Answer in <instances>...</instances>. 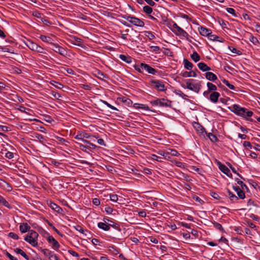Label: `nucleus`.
Listing matches in <instances>:
<instances>
[{
  "label": "nucleus",
  "mask_w": 260,
  "mask_h": 260,
  "mask_svg": "<svg viewBox=\"0 0 260 260\" xmlns=\"http://www.w3.org/2000/svg\"><path fill=\"white\" fill-rule=\"evenodd\" d=\"M229 109L236 115L245 118H246V116L250 117L253 114L252 111H248L247 109L241 107L237 104H234L232 107H229Z\"/></svg>",
  "instance_id": "obj_1"
},
{
  "label": "nucleus",
  "mask_w": 260,
  "mask_h": 260,
  "mask_svg": "<svg viewBox=\"0 0 260 260\" xmlns=\"http://www.w3.org/2000/svg\"><path fill=\"white\" fill-rule=\"evenodd\" d=\"M103 221L105 222H107V221L111 222L113 223V224H107L104 222H99L98 224V226L99 228L105 231H108L110 230V226H112L115 229L118 230V231H121V229L119 224L112 221L108 218H104Z\"/></svg>",
  "instance_id": "obj_2"
},
{
  "label": "nucleus",
  "mask_w": 260,
  "mask_h": 260,
  "mask_svg": "<svg viewBox=\"0 0 260 260\" xmlns=\"http://www.w3.org/2000/svg\"><path fill=\"white\" fill-rule=\"evenodd\" d=\"M150 84L151 86L158 91H165L167 90V88L162 81L152 80L150 81Z\"/></svg>",
  "instance_id": "obj_3"
},
{
  "label": "nucleus",
  "mask_w": 260,
  "mask_h": 260,
  "mask_svg": "<svg viewBox=\"0 0 260 260\" xmlns=\"http://www.w3.org/2000/svg\"><path fill=\"white\" fill-rule=\"evenodd\" d=\"M173 28L172 31L177 35L182 36L184 38H187L189 36L188 34L184 29L179 26L176 23L173 21Z\"/></svg>",
  "instance_id": "obj_4"
},
{
  "label": "nucleus",
  "mask_w": 260,
  "mask_h": 260,
  "mask_svg": "<svg viewBox=\"0 0 260 260\" xmlns=\"http://www.w3.org/2000/svg\"><path fill=\"white\" fill-rule=\"evenodd\" d=\"M51 45L52 46V47L51 48L52 50L63 56H66L67 55V51L63 47L60 46L58 44H55L54 43Z\"/></svg>",
  "instance_id": "obj_5"
},
{
  "label": "nucleus",
  "mask_w": 260,
  "mask_h": 260,
  "mask_svg": "<svg viewBox=\"0 0 260 260\" xmlns=\"http://www.w3.org/2000/svg\"><path fill=\"white\" fill-rule=\"evenodd\" d=\"M41 251L46 256L48 257L50 260H58V258L56 254H54L50 250L44 248L41 249Z\"/></svg>",
  "instance_id": "obj_6"
},
{
  "label": "nucleus",
  "mask_w": 260,
  "mask_h": 260,
  "mask_svg": "<svg viewBox=\"0 0 260 260\" xmlns=\"http://www.w3.org/2000/svg\"><path fill=\"white\" fill-rule=\"evenodd\" d=\"M217 165L218 166L219 169L224 174L226 175L228 177L230 178H232V174L230 172V169L225 166L224 165L222 164L220 161H217Z\"/></svg>",
  "instance_id": "obj_7"
},
{
  "label": "nucleus",
  "mask_w": 260,
  "mask_h": 260,
  "mask_svg": "<svg viewBox=\"0 0 260 260\" xmlns=\"http://www.w3.org/2000/svg\"><path fill=\"white\" fill-rule=\"evenodd\" d=\"M47 240L49 243L52 244V248L55 250H58L60 247V245L58 241L55 240L53 236H49L47 238Z\"/></svg>",
  "instance_id": "obj_8"
},
{
  "label": "nucleus",
  "mask_w": 260,
  "mask_h": 260,
  "mask_svg": "<svg viewBox=\"0 0 260 260\" xmlns=\"http://www.w3.org/2000/svg\"><path fill=\"white\" fill-rule=\"evenodd\" d=\"M141 68L142 70H145L148 73L152 75H155L157 73V71L156 70L145 63H141Z\"/></svg>",
  "instance_id": "obj_9"
},
{
  "label": "nucleus",
  "mask_w": 260,
  "mask_h": 260,
  "mask_svg": "<svg viewBox=\"0 0 260 260\" xmlns=\"http://www.w3.org/2000/svg\"><path fill=\"white\" fill-rule=\"evenodd\" d=\"M200 85L199 84H192L189 82H186V88L190 90L199 93L200 90Z\"/></svg>",
  "instance_id": "obj_10"
},
{
  "label": "nucleus",
  "mask_w": 260,
  "mask_h": 260,
  "mask_svg": "<svg viewBox=\"0 0 260 260\" xmlns=\"http://www.w3.org/2000/svg\"><path fill=\"white\" fill-rule=\"evenodd\" d=\"M93 75L95 77L99 78L100 80H104V79H108L109 77L108 75L103 73L100 70L96 69L93 73Z\"/></svg>",
  "instance_id": "obj_11"
},
{
  "label": "nucleus",
  "mask_w": 260,
  "mask_h": 260,
  "mask_svg": "<svg viewBox=\"0 0 260 260\" xmlns=\"http://www.w3.org/2000/svg\"><path fill=\"white\" fill-rule=\"evenodd\" d=\"M49 206L54 211L57 212L58 213L63 214V210L58 205L56 204L55 203L52 202V201H50L49 203Z\"/></svg>",
  "instance_id": "obj_12"
},
{
  "label": "nucleus",
  "mask_w": 260,
  "mask_h": 260,
  "mask_svg": "<svg viewBox=\"0 0 260 260\" xmlns=\"http://www.w3.org/2000/svg\"><path fill=\"white\" fill-rule=\"evenodd\" d=\"M82 40L79 38L74 37L73 38V39L69 40V42L74 45H76L79 47H81L82 48H84L85 46L81 44V42H82Z\"/></svg>",
  "instance_id": "obj_13"
},
{
  "label": "nucleus",
  "mask_w": 260,
  "mask_h": 260,
  "mask_svg": "<svg viewBox=\"0 0 260 260\" xmlns=\"http://www.w3.org/2000/svg\"><path fill=\"white\" fill-rule=\"evenodd\" d=\"M0 186L7 191H11L13 189L11 185L3 179L0 180Z\"/></svg>",
  "instance_id": "obj_14"
},
{
  "label": "nucleus",
  "mask_w": 260,
  "mask_h": 260,
  "mask_svg": "<svg viewBox=\"0 0 260 260\" xmlns=\"http://www.w3.org/2000/svg\"><path fill=\"white\" fill-rule=\"evenodd\" d=\"M198 30L200 32V34L204 37H208L210 33L212 32V30L211 29L202 26L198 28Z\"/></svg>",
  "instance_id": "obj_15"
},
{
  "label": "nucleus",
  "mask_w": 260,
  "mask_h": 260,
  "mask_svg": "<svg viewBox=\"0 0 260 260\" xmlns=\"http://www.w3.org/2000/svg\"><path fill=\"white\" fill-rule=\"evenodd\" d=\"M90 137V136L88 134L84 132H79V133H78L77 135L75 137V139L80 140L83 142V140H85V139H84V138L88 139Z\"/></svg>",
  "instance_id": "obj_16"
},
{
  "label": "nucleus",
  "mask_w": 260,
  "mask_h": 260,
  "mask_svg": "<svg viewBox=\"0 0 260 260\" xmlns=\"http://www.w3.org/2000/svg\"><path fill=\"white\" fill-rule=\"evenodd\" d=\"M172 102L168 99L161 98L159 102V106L162 107H171Z\"/></svg>",
  "instance_id": "obj_17"
},
{
  "label": "nucleus",
  "mask_w": 260,
  "mask_h": 260,
  "mask_svg": "<svg viewBox=\"0 0 260 260\" xmlns=\"http://www.w3.org/2000/svg\"><path fill=\"white\" fill-rule=\"evenodd\" d=\"M24 240L29 243L31 246L36 247L38 245V242L37 240H34L30 237V234L29 233L28 235L24 237Z\"/></svg>",
  "instance_id": "obj_18"
},
{
  "label": "nucleus",
  "mask_w": 260,
  "mask_h": 260,
  "mask_svg": "<svg viewBox=\"0 0 260 260\" xmlns=\"http://www.w3.org/2000/svg\"><path fill=\"white\" fill-rule=\"evenodd\" d=\"M131 23L139 27H143L145 25L144 22L142 20L136 17H134Z\"/></svg>",
  "instance_id": "obj_19"
},
{
  "label": "nucleus",
  "mask_w": 260,
  "mask_h": 260,
  "mask_svg": "<svg viewBox=\"0 0 260 260\" xmlns=\"http://www.w3.org/2000/svg\"><path fill=\"white\" fill-rule=\"evenodd\" d=\"M220 96V94L219 92L216 91H214L212 92L210 95L209 99L210 100L214 103H216L218 102L219 97Z\"/></svg>",
  "instance_id": "obj_20"
},
{
  "label": "nucleus",
  "mask_w": 260,
  "mask_h": 260,
  "mask_svg": "<svg viewBox=\"0 0 260 260\" xmlns=\"http://www.w3.org/2000/svg\"><path fill=\"white\" fill-rule=\"evenodd\" d=\"M30 227L27 223H21L19 226V230L22 233H25L30 231Z\"/></svg>",
  "instance_id": "obj_21"
},
{
  "label": "nucleus",
  "mask_w": 260,
  "mask_h": 260,
  "mask_svg": "<svg viewBox=\"0 0 260 260\" xmlns=\"http://www.w3.org/2000/svg\"><path fill=\"white\" fill-rule=\"evenodd\" d=\"M208 38L210 40L218 41L221 43H223L224 41V40L222 38H220L216 35H213L212 34V32L210 33Z\"/></svg>",
  "instance_id": "obj_22"
},
{
  "label": "nucleus",
  "mask_w": 260,
  "mask_h": 260,
  "mask_svg": "<svg viewBox=\"0 0 260 260\" xmlns=\"http://www.w3.org/2000/svg\"><path fill=\"white\" fill-rule=\"evenodd\" d=\"M26 46L32 51H35L36 47L37 46V44L34 42L30 40H27L26 42L25 43Z\"/></svg>",
  "instance_id": "obj_23"
},
{
  "label": "nucleus",
  "mask_w": 260,
  "mask_h": 260,
  "mask_svg": "<svg viewBox=\"0 0 260 260\" xmlns=\"http://www.w3.org/2000/svg\"><path fill=\"white\" fill-rule=\"evenodd\" d=\"M205 77L207 80L211 81H214L217 79V77L215 74L210 72L206 73Z\"/></svg>",
  "instance_id": "obj_24"
},
{
  "label": "nucleus",
  "mask_w": 260,
  "mask_h": 260,
  "mask_svg": "<svg viewBox=\"0 0 260 260\" xmlns=\"http://www.w3.org/2000/svg\"><path fill=\"white\" fill-rule=\"evenodd\" d=\"M181 76L183 77H196L197 76V74L194 71H191L190 72L185 71L181 74Z\"/></svg>",
  "instance_id": "obj_25"
},
{
  "label": "nucleus",
  "mask_w": 260,
  "mask_h": 260,
  "mask_svg": "<svg viewBox=\"0 0 260 260\" xmlns=\"http://www.w3.org/2000/svg\"><path fill=\"white\" fill-rule=\"evenodd\" d=\"M199 69L203 72L209 71L211 68L204 62H200L198 64Z\"/></svg>",
  "instance_id": "obj_26"
},
{
  "label": "nucleus",
  "mask_w": 260,
  "mask_h": 260,
  "mask_svg": "<svg viewBox=\"0 0 260 260\" xmlns=\"http://www.w3.org/2000/svg\"><path fill=\"white\" fill-rule=\"evenodd\" d=\"M119 58L122 61L126 62L127 63H130L132 62V58L131 56L129 55H125L124 54H120L119 55Z\"/></svg>",
  "instance_id": "obj_27"
},
{
  "label": "nucleus",
  "mask_w": 260,
  "mask_h": 260,
  "mask_svg": "<svg viewBox=\"0 0 260 260\" xmlns=\"http://www.w3.org/2000/svg\"><path fill=\"white\" fill-rule=\"evenodd\" d=\"M195 125L194 127L196 128L197 131L198 133L203 134L206 132L205 128L199 122L195 123Z\"/></svg>",
  "instance_id": "obj_28"
},
{
  "label": "nucleus",
  "mask_w": 260,
  "mask_h": 260,
  "mask_svg": "<svg viewBox=\"0 0 260 260\" xmlns=\"http://www.w3.org/2000/svg\"><path fill=\"white\" fill-rule=\"evenodd\" d=\"M40 38L42 41L49 43L51 45L53 43V40L50 37L46 36L45 35H41Z\"/></svg>",
  "instance_id": "obj_29"
},
{
  "label": "nucleus",
  "mask_w": 260,
  "mask_h": 260,
  "mask_svg": "<svg viewBox=\"0 0 260 260\" xmlns=\"http://www.w3.org/2000/svg\"><path fill=\"white\" fill-rule=\"evenodd\" d=\"M108 250L114 255H116L119 253V249L114 245L109 246Z\"/></svg>",
  "instance_id": "obj_30"
},
{
  "label": "nucleus",
  "mask_w": 260,
  "mask_h": 260,
  "mask_svg": "<svg viewBox=\"0 0 260 260\" xmlns=\"http://www.w3.org/2000/svg\"><path fill=\"white\" fill-rule=\"evenodd\" d=\"M34 135V136H33V137L38 139L40 143L44 144V143H45L46 142V140L44 138V136L41 134L36 133Z\"/></svg>",
  "instance_id": "obj_31"
},
{
  "label": "nucleus",
  "mask_w": 260,
  "mask_h": 260,
  "mask_svg": "<svg viewBox=\"0 0 260 260\" xmlns=\"http://www.w3.org/2000/svg\"><path fill=\"white\" fill-rule=\"evenodd\" d=\"M205 134L206 135L207 137H208V138L210 140V141H212V142H216L217 141H218V139L217 138V137L213 134L211 133H207L206 131L205 133Z\"/></svg>",
  "instance_id": "obj_32"
},
{
  "label": "nucleus",
  "mask_w": 260,
  "mask_h": 260,
  "mask_svg": "<svg viewBox=\"0 0 260 260\" xmlns=\"http://www.w3.org/2000/svg\"><path fill=\"white\" fill-rule=\"evenodd\" d=\"M229 198L232 202H235L238 200V198L229 189H227Z\"/></svg>",
  "instance_id": "obj_33"
},
{
  "label": "nucleus",
  "mask_w": 260,
  "mask_h": 260,
  "mask_svg": "<svg viewBox=\"0 0 260 260\" xmlns=\"http://www.w3.org/2000/svg\"><path fill=\"white\" fill-rule=\"evenodd\" d=\"M119 99L123 103H124L126 106L129 107L132 105L133 102L131 100L129 99H128L126 97H122L119 98Z\"/></svg>",
  "instance_id": "obj_34"
},
{
  "label": "nucleus",
  "mask_w": 260,
  "mask_h": 260,
  "mask_svg": "<svg viewBox=\"0 0 260 260\" xmlns=\"http://www.w3.org/2000/svg\"><path fill=\"white\" fill-rule=\"evenodd\" d=\"M183 62L184 68L187 70H190L193 66V64L186 58L184 59Z\"/></svg>",
  "instance_id": "obj_35"
},
{
  "label": "nucleus",
  "mask_w": 260,
  "mask_h": 260,
  "mask_svg": "<svg viewBox=\"0 0 260 260\" xmlns=\"http://www.w3.org/2000/svg\"><path fill=\"white\" fill-rule=\"evenodd\" d=\"M0 204H2L8 208H11L10 204L1 196H0Z\"/></svg>",
  "instance_id": "obj_36"
},
{
  "label": "nucleus",
  "mask_w": 260,
  "mask_h": 260,
  "mask_svg": "<svg viewBox=\"0 0 260 260\" xmlns=\"http://www.w3.org/2000/svg\"><path fill=\"white\" fill-rule=\"evenodd\" d=\"M50 84H51L52 85L54 86L55 87H56L58 89H61L63 87V85L61 83L56 82L54 80L51 81L50 82Z\"/></svg>",
  "instance_id": "obj_37"
},
{
  "label": "nucleus",
  "mask_w": 260,
  "mask_h": 260,
  "mask_svg": "<svg viewBox=\"0 0 260 260\" xmlns=\"http://www.w3.org/2000/svg\"><path fill=\"white\" fill-rule=\"evenodd\" d=\"M76 143L78 145L79 148L83 151L88 152L87 149L89 150L90 146H87L79 142H76Z\"/></svg>",
  "instance_id": "obj_38"
},
{
  "label": "nucleus",
  "mask_w": 260,
  "mask_h": 260,
  "mask_svg": "<svg viewBox=\"0 0 260 260\" xmlns=\"http://www.w3.org/2000/svg\"><path fill=\"white\" fill-rule=\"evenodd\" d=\"M190 57L195 62L200 60V56L196 51L193 52V53L191 54Z\"/></svg>",
  "instance_id": "obj_39"
},
{
  "label": "nucleus",
  "mask_w": 260,
  "mask_h": 260,
  "mask_svg": "<svg viewBox=\"0 0 260 260\" xmlns=\"http://www.w3.org/2000/svg\"><path fill=\"white\" fill-rule=\"evenodd\" d=\"M74 228L77 231H79L82 234H84V232L88 233L89 235L90 234V233L87 230H84L79 225H77L76 226H74Z\"/></svg>",
  "instance_id": "obj_40"
},
{
  "label": "nucleus",
  "mask_w": 260,
  "mask_h": 260,
  "mask_svg": "<svg viewBox=\"0 0 260 260\" xmlns=\"http://www.w3.org/2000/svg\"><path fill=\"white\" fill-rule=\"evenodd\" d=\"M212 223L214 225V226L217 230L222 232H225L224 229H223L221 224L216 222L215 221H212Z\"/></svg>",
  "instance_id": "obj_41"
},
{
  "label": "nucleus",
  "mask_w": 260,
  "mask_h": 260,
  "mask_svg": "<svg viewBox=\"0 0 260 260\" xmlns=\"http://www.w3.org/2000/svg\"><path fill=\"white\" fill-rule=\"evenodd\" d=\"M143 10L148 15L151 14L153 12L152 8L149 6H145L143 7Z\"/></svg>",
  "instance_id": "obj_42"
},
{
  "label": "nucleus",
  "mask_w": 260,
  "mask_h": 260,
  "mask_svg": "<svg viewBox=\"0 0 260 260\" xmlns=\"http://www.w3.org/2000/svg\"><path fill=\"white\" fill-rule=\"evenodd\" d=\"M167 151V154L171 155L172 156H179L180 154L178 151L175 149H169Z\"/></svg>",
  "instance_id": "obj_43"
},
{
  "label": "nucleus",
  "mask_w": 260,
  "mask_h": 260,
  "mask_svg": "<svg viewBox=\"0 0 260 260\" xmlns=\"http://www.w3.org/2000/svg\"><path fill=\"white\" fill-rule=\"evenodd\" d=\"M207 86L208 87V89L209 91H215L217 90V87L215 85L213 84L212 83L208 82L207 84Z\"/></svg>",
  "instance_id": "obj_44"
},
{
  "label": "nucleus",
  "mask_w": 260,
  "mask_h": 260,
  "mask_svg": "<svg viewBox=\"0 0 260 260\" xmlns=\"http://www.w3.org/2000/svg\"><path fill=\"white\" fill-rule=\"evenodd\" d=\"M222 82L226 85L230 89L234 90L235 89V87L234 85L231 84L227 80L224 79L222 80Z\"/></svg>",
  "instance_id": "obj_45"
},
{
  "label": "nucleus",
  "mask_w": 260,
  "mask_h": 260,
  "mask_svg": "<svg viewBox=\"0 0 260 260\" xmlns=\"http://www.w3.org/2000/svg\"><path fill=\"white\" fill-rule=\"evenodd\" d=\"M29 233L30 234V237H31L32 239H33L34 240L37 241L39 236V234L37 233V232L34 230H30Z\"/></svg>",
  "instance_id": "obj_46"
},
{
  "label": "nucleus",
  "mask_w": 260,
  "mask_h": 260,
  "mask_svg": "<svg viewBox=\"0 0 260 260\" xmlns=\"http://www.w3.org/2000/svg\"><path fill=\"white\" fill-rule=\"evenodd\" d=\"M175 93L184 100H187L188 96L180 90H175Z\"/></svg>",
  "instance_id": "obj_47"
},
{
  "label": "nucleus",
  "mask_w": 260,
  "mask_h": 260,
  "mask_svg": "<svg viewBox=\"0 0 260 260\" xmlns=\"http://www.w3.org/2000/svg\"><path fill=\"white\" fill-rule=\"evenodd\" d=\"M249 41L255 45H256L258 44H259V42H258L257 39L252 35H251L250 36Z\"/></svg>",
  "instance_id": "obj_48"
},
{
  "label": "nucleus",
  "mask_w": 260,
  "mask_h": 260,
  "mask_svg": "<svg viewBox=\"0 0 260 260\" xmlns=\"http://www.w3.org/2000/svg\"><path fill=\"white\" fill-rule=\"evenodd\" d=\"M229 48L234 53L237 54L238 55L242 54V52L240 50H237L236 48H234L232 46H229Z\"/></svg>",
  "instance_id": "obj_49"
},
{
  "label": "nucleus",
  "mask_w": 260,
  "mask_h": 260,
  "mask_svg": "<svg viewBox=\"0 0 260 260\" xmlns=\"http://www.w3.org/2000/svg\"><path fill=\"white\" fill-rule=\"evenodd\" d=\"M121 16L122 18L128 21L130 23L132 22V20H133V18L135 17L131 16L130 15H121Z\"/></svg>",
  "instance_id": "obj_50"
},
{
  "label": "nucleus",
  "mask_w": 260,
  "mask_h": 260,
  "mask_svg": "<svg viewBox=\"0 0 260 260\" xmlns=\"http://www.w3.org/2000/svg\"><path fill=\"white\" fill-rule=\"evenodd\" d=\"M128 32H129L128 29H126L124 31H121V38L125 40H127L126 36L128 35Z\"/></svg>",
  "instance_id": "obj_51"
},
{
  "label": "nucleus",
  "mask_w": 260,
  "mask_h": 260,
  "mask_svg": "<svg viewBox=\"0 0 260 260\" xmlns=\"http://www.w3.org/2000/svg\"><path fill=\"white\" fill-rule=\"evenodd\" d=\"M83 143L87 144L88 145H87V146H90L89 149L92 148V149H95L96 148V146L95 144L91 143L89 141L83 140Z\"/></svg>",
  "instance_id": "obj_52"
},
{
  "label": "nucleus",
  "mask_w": 260,
  "mask_h": 260,
  "mask_svg": "<svg viewBox=\"0 0 260 260\" xmlns=\"http://www.w3.org/2000/svg\"><path fill=\"white\" fill-rule=\"evenodd\" d=\"M226 11L231 14L232 15H233L235 17H237V14L236 13V11L233 9V8H227L226 9Z\"/></svg>",
  "instance_id": "obj_53"
},
{
  "label": "nucleus",
  "mask_w": 260,
  "mask_h": 260,
  "mask_svg": "<svg viewBox=\"0 0 260 260\" xmlns=\"http://www.w3.org/2000/svg\"><path fill=\"white\" fill-rule=\"evenodd\" d=\"M51 94L57 100H59L60 98L61 97L60 93L53 90L51 91Z\"/></svg>",
  "instance_id": "obj_54"
},
{
  "label": "nucleus",
  "mask_w": 260,
  "mask_h": 260,
  "mask_svg": "<svg viewBox=\"0 0 260 260\" xmlns=\"http://www.w3.org/2000/svg\"><path fill=\"white\" fill-rule=\"evenodd\" d=\"M151 159L153 160H156L159 162H162V158L159 156H158L157 155L155 154H152L151 155Z\"/></svg>",
  "instance_id": "obj_55"
},
{
  "label": "nucleus",
  "mask_w": 260,
  "mask_h": 260,
  "mask_svg": "<svg viewBox=\"0 0 260 260\" xmlns=\"http://www.w3.org/2000/svg\"><path fill=\"white\" fill-rule=\"evenodd\" d=\"M243 190V189H241L237 193L238 197L240 199H244L245 198V193Z\"/></svg>",
  "instance_id": "obj_56"
},
{
  "label": "nucleus",
  "mask_w": 260,
  "mask_h": 260,
  "mask_svg": "<svg viewBox=\"0 0 260 260\" xmlns=\"http://www.w3.org/2000/svg\"><path fill=\"white\" fill-rule=\"evenodd\" d=\"M35 51L44 54L46 53L44 51L43 48L39 45L38 44L37 45Z\"/></svg>",
  "instance_id": "obj_57"
},
{
  "label": "nucleus",
  "mask_w": 260,
  "mask_h": 260,
  "mask_svg": "<svg viewBox=\"0 0 260 260\" xmlns=\"http://www.w3.org/2000/svg\"><path fill=\"white\" fill-rule=\"evenodd\" d=\"M56 140L58 142L59 144H64L66 142H68L66 139L64 138L59 137H56Z\"/></svg>",
  "instance_id": "obj_58"
},
{
  "label": "nucleus",
  "mask_w": 260,
  "mask_h": 260,
  "mask_svg": "<svg viewBox=\"0 0 260 260\" xmlns=\"http://www.w3.org/2000/svg\"><path fill=\"white\" fill-rule=\"evenodd\" d=\"M8 236L9 237L13 238L14 240H18L19 238V236L13 232L9 233L8 234Z\"/></svg>",
  "instance_id": "obj_59"
},
{
  "label": "nucleus",
  "mask_w": 260,
  "mask_h": 260,
  "mask_svg": "<svg viewBox=\"0 0 260 260\" xmlns=\"http://www.w3.org/2000/svg\"><path fill=\"white\" fill-rule=\"evenodd\" d=\"M237 184H238L239 185H240L242 189H248L247 186L245 184L243 183L242 181H237Z\"/></svg>",
  "instance_id": "obj_60"
},
{
  "label": "nucleus",
  "mask_w": 260,
  "mask_h": 260,
  "mask_svg": "<svg viewBox=\"0 0 260 260\" xmlns=\"http://www.w3.org/2000/svg\"><path fill=\"white\" fill-rule=\"evenodd\" d=\"M110 200L113 202H117L118 199V196L115 194H110Z\"/></svg>",
  "instance_id": "obj_61"
},
{
  "label": "nucleus",
  "mask_w": 260,
  "mask_h": 260,
  "mask_svg": "<svg viewBox=\"0 0 260 260\" xmlns=\"http://www.w3.org/2000/svg\"><path fill=\"white\" fill-rule=\"evenodd\" d=\"M147 34H148V35H146V36L150 39V40H153L155 38V36L153 34V33L150 31H147L146 32Z\"/></svg>",
  "instance_id": "obj_62"
},
{
  "label": "nucleus",
  "mask_w": 260,
  "mask_h": 260,
  "mask_svg": "<svg viewBox=\"0 0 260 260\" xmlns=\"http://www.w3.org/2000/svg\"><path fill=\"white\" fill-rule=\"evenodd\" d=\"M161 99H157L155 100L152 101L150 102V104L154 106H159V102H160Z\"/></svg>",
  "instance_id": "obj_63"
},
{
  "label": "nucleus",
  "mask_w": 260,
  "mask_h": 260,
  "mask_svg": "<svg viewBox=\"0 0 260 260\" xmlns=\"http://www.w3.org/2000/svg\"><path fill=\"white\" fill-rule=\"evenodd\" d=\"M193 199L195 201L200 203L201 204H203L204 203V201L197 196H194Z\"/></svg>",
  "instance_id": "obj_64"
}]
</instances>
